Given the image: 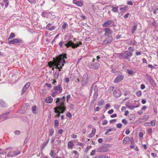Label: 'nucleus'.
<instances>
[{"instance_id": "nucleus-1", "label": "nucleus", "mask_w": 158, "mask_h": 158, "mask_svg": "<svg viewBox=\"0 0 158 158\" xmlns=\"http://www.w3.org/2000/svg\"><path fill=\"white\" fill-rule=\"evenodd\" d=\"M67 59L66 54H61L56 57V58H53V61H50L48 63V65L50 68L52 69L54 68L60 69L62 68L65 63L64 59Z\"/></svg>"}, {"instance_id": "nucleus-2", "label": "nucleus", "mask_w": 158, "mask_h": 158, "mask_svg": "<svg viewBox=\"0 0 158 158\" xmlns=\"http://www.w3.org/2000/svg\"><path fill=\"white\" fill-rule=\"evenodd\" d=\"M65 97L64 96L61 98H57L56 102L57 107L54 108V112L57 113L59 112L58 110L61 111V114L63 113L66 110L64 102H65Z\"/></svg>"}, {"instance_id": "nucleus-3", "label": "nucleus", "mask_w": 158, "mask_h": 158, "mask_svg": "<svg viewBox=\"0 0 158 158\" xmlns=\"http://www.w3.org/2000/svg\"><path fill=\"white\" fill-rule=\"evenodd\" d=\"M10 149V151L8 152L6 156L8 157H13L16 156L20 154L21 152L20 150H17L15 151H11L12 150L11 147H9L6 148L5 150H8Z\"/></svg>"}, {"instance_id": "nucleus-4", "label": "nucleus", "mask_w": 158, "mask_h": 158, "mask_svg": "<svg viewBox=\"0 0 158 158\" xmlns=\"http://www.w3.org/2000/svg\"><path fill=\"white\" fill-rule=\"evenodd\" d=\"M132 53L128 51H126L122 53L118 54V57L120 58H123L124 59L128 60L129 61L130 57L132 56Z\"/></svg>"}, {"instance_id": "nucleus-5", "label": "nucleus", "mask_w": 158, "mask_h": 158, "mask_svg": "<svg viewBox=\"0 0 158 158\" xmlns=\"http://www.w3.org/2000/svg\"><path fill=\"white\" fill-rule=\"evenodd\" d=\"M117 70H112V71L116 75H118L117 76L114 80V82L117 83V82L121 81L124 78V76L123 75H121V73L119 71H116Z\"/></svg>"}, {"instance_id": "nucleus-6", "label": "nucleus", "mask_w": 158, "mask_h": 158, "mask_svg": "<svg viewBox=\"0 0 158 158\" xmlns=\"http://www.w3.org/2000/svg\"><path fill=\"white\" fill-rule=\"evenodd\" d=\"M62 88L60 85H58L54 87L52 90V95L54 97L57 94L60 93L62 91Z\"/></svg>"}, {"instance_id": "nucleus-7", "label": "nucleus", "mask_w": 158, "mask_h": 158, "mask_svg": "<svg viewBox=\"0 0 158 158\" xmlns=\"http://www.w3.org/2000/svg\"><path fill=\"white\" fill-rule=\"evenodd\" d=\"M145 76L152 86H156V83L151 76L147 73H146Z\"/></svg>"}, {"instance_id": "nucleus-8", "label": "nucleus", "mask_w": 158, "mask_h": 158, "mask_svg": "<svg viewBox=\"0 0 158 158\" xmlns=\"http://www.w3.org/2000/svg\"><path fill=\"white\" fill-rule=\"evenodd\" d=\"M22 40L19 39H14L11 40L9 41V44L17 45L18 44L22 42Z\"/></svg>"}, {"instance_id": "nucleus-9", "label": "nucleus", "mask_w": 158, "mask_h": 158, "mask_svg": "<svg viewBox=\"0 0 158 158\" xmlns=\"http://www.w3.org/2000/svg\"><path fill=\"white\" fill-rule=\"evenodd\" d=\"M96 151L99 152H106L109 151V150L105 147H100L98 148Z\"/></svg>"}, {"instance_id": "nucleus-10", "label": "nucleus", "mask_w": 158, "mask_h": 158, "mask_svg": "<svg viewBox=\"0 0 158 158\" xmlns=\"http://www.w3.org/2000/svg\"><path fill=\"white\" fill-rule=\"evenodd\" d=\"M9 114V112L3 114L1 115L0 116V120L1 121H4L7 118L9 117L8 114Z\"/></svg>"}, {"instance_id": "nucleus-11", "label": "nucleus", "mask_w": 158, "mask_h": 158, "mask_svg": "<svg viewBox=\"0 0 158 158\" xmlns=\"http://www.w3.org/2000/svg\"><path fill=\"white\" fill-rule=\"evenodd\" d=\"M30 85V83L27 82V83L24 86H23L22 92V94H23L24 92L26 91Z\"/></svg>"}, {"instance_id": "nucleus-12", "label": "nucleus", "mask_w": 158, "mask_h": 158, "mask_svg": "<svg viewBox=\"0 0 158 158\" xmlns=\"http://www.w3.org/2000/svg\"><path fill=\"white\" fill-rule=\"evenodd\" d=\"M93 90L94 91V93H98V88L96 83L93 84L91 88V92H93Z\"/></svg>"}, {"instance_id": "nucleus-13", "label": "nucleus", "mask_w": 158, "mask_h": 158, "mask_svg": "<svg viewBox=\"0 0 158 158\" xmlns=\"http://www.w3.org/2000/svg\"><path fill=\"white\" fill-rule=\"evenodd\" d=\"M113 95L116 98H118L121 95V92L119 90H115L113 92Z\"/></svg>"}, {"instance_id": "nucleus-14", "label": "nucleus", "mask_w": 158, "mask_h": 158, "mask_svg": "<svg viewBox=\"0 0 158 158\" xmlns=\"http://www.w3.org/2000/svg\"><path fill=\"white\" fill-rule=\"evenodd\" d=\"M104 31H105V36H108L110 35L111 34V31L110 29L109 28H104Z\"/></svg>"}, {"instance_id": "nucleus-15", "label": "nucleus", "mask_w": 158, "mask_h": 158, "mask_svg": "<svg viewBox=\"0 0 158 158\" xmlns=\"http://www.w3.org/2000/svg\"><path fill=\"white\" fill-rule=\"evenodd\" d=\"M112 39L110 36L107 37L105 40L103 42V44H107L110 43L112 41Z\"/></svg>"}, {"instance_id": "nucleus-16", "label": "nucleus", "mask_w": 158, "mask_h": 158, "mask_svg": "<svg viewBox=\"0 0 158 158\" xmlns=\"http://www.w3.org/2000/svg\"><path fill=\"white\" fill-rule=\"evenodd\" d=\"M82 81L85 83H87L88 82V76L87 75L85 74L83 75Z\"/></svg>"}, {"instance_id": "nucleus-17", "label": "nucleus", "mask_w": 158, "mask_h": 158, "mask_svg": "<svg viewBox=\"0 0 158 158\" xmlns=\"http://www.w3.org/2000/svg\"><path fill=\"white\" fill-rule=\"evenodd\" d=\"M127 42L128 44L131 45L133 44V45H135L136 44V42L132 40H127Z\"/></svg>"}, {"instance_id": "nucleus-18", "label": "nucleus", "mask_w": 158, "mask_h": 158, "mask_svg": "<svg viewBox=\"0 0 158 158\" xmlns=\"http://www.w3.org/2000/svg\"><path fill=\"white\" fill-rule=\"evenodd\" d=\"M112 22V20H108L105 21L104 24H102L103 27H105L106 26L110 25Z\"/></svg>"}, {"instance_id": "nucleus-19", "label": "nucleus", "mask_w": 158, "mask_h": 158, "mask_svg": "<svg viewBox=\"0 0 158 158\" xmlns=\"http://www.w3.org/2000/svg\"><path fill=\"white\" fill-rule=\"evenodd\" d=\"M74 146V144L72 142L69 141L68 143L67 148L69 149H72Z\"/></svg>"}, {"instance_id": "nucleus-20", "label": "nucleus", "mask_w": 158, "mask_h": 158, "mask_svg": "<svg viewBox=\"0 0 158 158\" xmlns=\"http://www.w3.org/2000/svg\"><path fill=\"white\" fill-rule=\"evenodd\" d=\"M73 42L72 41H69L67 43L64 44V45L67 48H68L70 46H71L73 48Z\"/></svg>"}, {"instance_id": "nucleus-21", "label": "nucleus", "mask_w": 158, "mask_h": 158, "mask_svg": "<svg viewBox=\"0 0 158 158\" xmlns=\"http://www.w3.org/2000/svg\"><path fill=\"white\" fill-rule=\"evenodd\" d=\"M73 3L78 6H81L82 5V3L81 2L78 1L77 0H73Z\"/></svg>"}, {"instance_id": "nucleus-22", "label": "nucleus", "mask_w": 158, "mask_h": 158, "mask_svg": "<svg viewBox=\"0 0 158 158\" xmlns=\"http://www.w3.org/2000/svg\"><path fill=\"white\" fill-rule=\"evenodd\" d=\"M53 99L50 96L47 97L45 99V102L48 103H51L52 102Z\"/></svg>"}, {"instance_id": "nucleus-23", "label": "nucleus", "mask_w": 158, "mask_h": 158, "mask_svg": "<svg viewBox=\"0 0 158 158\" xmlns=\"http://www.w3.org/2000/svg\"><path fill=\"white\" fill-rule=\"evenodd\" d=\"M51 24L50 23H49L46 26V28L48 29V30L49 31H52L54 29H55V27L54 26H53L51 27Z\"/></svg>"}, {"instance_id": "nucleus-24", "label": "nucleus", "mask_w": 158, "mask_h": 158, "mask_svg": "<svg viewBox=\"0 0 158 158\" xmlns=\"http://www.w3.org/2000/svg\"><path fill=\"white\" fill-rule=\"evenodd\" d=\"M60 70H57L55 71L54 74L55 79H56L58 78Z\"/></svg>"}, {"instance_id": "nucleus-25", "label": "nucleus", "mask_w": 158, "mask_h": 158, "mask_svg": "<svg viewBox=\"0 0 158 158\" xmlns=\"http://www.w3.org/2000/svg\"><path fill=\"white\" fill-rule=\"evenodd\" d=\"M82 43L80 41L77 42L76 44H75L73 43V48H77Z\"/></svg>"}, {"instance_id": "nucleus-26", "label": "nucleus", "mask_w": 158, "mask_h": 158, "mask_svg": "<svg viewBox=\"0 0 158 158\" xmlns=\"http://www.w3.org/2000/svg\"><path fill=\"white\" fill-rule=\"evenodd\" d=\"M0 104L3 107H6L7 106L6 104L2 100H0Z\"/></svg>"}, {"instance_id": "nucleus-27", "label": "nucleus", "mask_w": 158, "mask_h": 158, "mask_svg": "<svg viewBox=\"0 0 158 158\" xmlns=\"http://www.w3.org/2000/svg\"><path fill=\"white\" fill-rule=\"evenodd\" d=\"M137 25L136 24L133 26L131 32L132 34H133L135 32V31L137 29Z\"/></svg>"}, {"instance_id": "nucleus-28", "label": "nucleus", "mask_w": 158, "mask_h": 158, "mask_svg": "<svg viewBox=\"0 0 158 158\" xmlns=\"http://www.w3.org/2000/svg\"><path fill=\"white\" fill-rule=\"evenodd\" d=\"M98 97V93H94L93 97V101H94L93 103H94V102L96 101Z\"/></svg>"}, {"instance_id": "nucleus-29", "label": "nucleus", "mask_w": 158, "mask_h": 158, "mask_svg": "<svg viewBox=\"0 0 158 158\" xmlns=\"http://www.w3.org/2000/svg\"><path fill=\"white\" fill-rule=\"evenodd\" d=\"M129 140V137H125L123 141V143L125 144H126L127 143V142Z\"/></svg>"}, {"instance_id": "nucleus-30", "label": "nucleus", "mask_w": 158, "mask_h": 158, "mask_svg": "<svg viewBox=\"0 0 158 158\" xmlns=\"http://www.w3.org/2000/svg\"><path fill=\"white\" fill-rule=\"evenodd\" d=\"M50 155L51 157L53 158H55V157H56L55 156L56 155V153L54 152V150H52L50 151Z\"/></svg>"}, {"instance_id": "nucleus-31", "label": "nucleus", "mask_w": 158, "mask_h": 158, "mask_svg": "<svg viewBox=\"0 0 158 158\" xmlns=\"http://www.w3.org/2000/svg\"><path fill=\"white\" fill-rule=\"evenodd\" d=\"M127 107L130 109L131 110H133V109L135 108H136L138 107V106H135L134 105H127Z\"/></svg>"}, {"instance_id": "nucleus-32", "label": "nucleus", "mask_w": 158, "mask_h": 158, "mask_svg": "<svg viewBox=\"0 0 158 158\" xmlns=\"http://www.w3.org/2000/svg\"><path fill=\"white\" fill-rule=\"evenodd\" d=\"M59 125V123L57 120L56 119L54 121V126L56 128Z\"/></svg>"}, {"instance_id": "nucleus-33", "label": "nucleus", "mask_w": 158, "mask_h": 158, "mask_svg": "<svg viewBox=\"0 0 158 158\" xmlns=\"http://www.w3.org/2000/svg\"><path fill=\"white\" fill-rule=\"evenodd\" d=\"M93 68L95 69H97L99 66V64L98 63H95L93 65Z\"/></svg>"}, {"instance_id": "nucleus-34", "label": "nucleus", "mask_w": 158, "mask_h": 158, "mask_svg": "<svg viewBox=\"0 0 158 158\" xmlns=\"http://www.w3.org/2000/svg\"><path fill=\"white\" fill-rule=\"evenodd\" d=\"M15 36V34L13 33H11L8 39V41H9L10 39L14 38Z\"/></svg>"}, {"instance_id": "nucleus-35", "label": "nucleus", "mask_w": 158, "mask_h": 158, "mask_svg": "<svg viewBox=\"0 0 158 158\" xmlns=\"http://www.w3.org/2000/svg\"><path fill=\"white\" fill-rule=\"evenodd\" d=\"M98 105L99 106L103 105L104 104V101L103 100H101L98 102Z\"/></svg>"}, {"instance_id": "nucleus-36", "label": "nucleus", "mask_w": 158, "mask_h": 158, "mask_svg": "<svg viewBox=\"0 0 158 158\" xmlns=\"http://www.w3.org/2000/svg\"><path fill=\"white\" fill-rule=\"evenodd\" d=\"M142 94V91L141 90H139L136 93V95L138 97H140Z\"/></svg>"}, {"instance_id": "nucleus-37", "label": "nucleus", "mask_w": 158, "mask_h": 158, "mask_svg": "<svg viewBox=\"0 0 158 158\" xmlns=\"http://www.w3.org/2000/svg\"><path fill=\"white\" fill-rule=\"evenodd\" d=\"M49 135H52L53 134L54 132V130L53 128H52L51 129L49 130Z\"/></svg>"}, {"instance_id": "nucleus-38", "label": "nucleus", "mask_w": 158, "mask_h": 158, "mask_svg": "<svg viewBox=\"0 0 158 158\" xmlns=\"http://www.w3.org/2000/svg\"><path fill=\"white\" fill-rule=\"evenodd\" d=\"M118 7H113L112 10L114 12H117L118 11Z\"/></svg>"}, {"instance_id": "nucleus-39", "label": "nucleus", "mask_w": 158, "mask_h": 158, "mask_svg": "<svg viewBox=\"0 0 158 158\" xmlns=\"http://www.w3.org/2000/svg\"><path fill=\"white\" fill-rule=\"evenodd\" d=\"M98 157L99 158H108L107 156L104 155H98Z\"/></svg>"}, {"instance_id": "nucleus-40", "label": "nucleus", "mask_w": 158, "mask_h": 158, "mask_svg": "<svg viewBox=\"0 0 158 158\" xmlns=\"http://www.w3.org/2000/svg\"><path fill=\"white\" fill-rule=\"evenodd\" d=\"M64 81L66 83H68L69 81V78L65 77L64 79Z\"/></svg>"}, {"instance_id": "nucleus-41", "label": "nucleus", "mask_w": 158, "mask_h": 158, "mask_svg": "<svg viewBox=\"0 0 158 158\" xmlns=\"http://www.w3.org/2000/svg\"><path fill=\"white\" fill-rule=\"evenodd\" d=\"M96 152V150H92L91 152L90 153V155L91 156L94 155L95 154Z\"/></svg>"}, {"instance_id": "nucleus-42", "label": "nucleus", "mask_w": 158, "mask_h": 158, "mask_svg": "<svg viewBox=\"0 0 158 158\" xmlns=\"http://www.w3.org/2000/svg\"><path fill=\"white\" fill-rule=\"evenodd\" d=\"M114 86H111L108 89V90L110 92H111L114 90Z\"/></svg>"}, {"instance_id": "nucleus-43", "label": "nucleus", "mask_w": 158, "mask_h": 158, "mask_svg": "<svg viewBox=\"0 0 158 158\" xmlns=\"http://www.w3.org/2000/svg\"><path fill=\"white\" fill-rule=\"evenodd\" d=\"M128 49L129 52H133L134 51V48L132 47H129Z\"/></svg>"}, {"instance_id": "nucleus-44", "label": "nucleus", "mask_w": 158, "mask_h": 158, "mask_svg": "<svg viewBox=\"0 0 158 158\" xmlns=\"http://www.w3.org/2000/svg\"><path fill=\"white\" fill-rule=\"evenodd\" d=\"M155 121L154 120H152L151 122V123H150L151 125L153 127H154L155 126Z\"/></svg>"}, {"instance_id": "nucleus-45", "label": "nucleus", "mask_w": 158, "mask_h": 158, "mask_svg": "<svg viewBox=\"0 0 158 158\" xmlns=\"http://www.w3.org/2000/svg\"><path fill=\"white\" fill-rule=\"evenodd\" d=\"M158 11V7H155L154 9L153 12H154V14H156V12H157Z\"/></svg>"}, {"instance_id": "nucleus-46", "label": "nucleus", "mask_w": 158, "mask_h": 158, "mask_svg": "<svg viewBox=\"0 0 158 158\" xmlns=\"http://www.w3.org/2000/svg\"><path fill=\"white\" fill-rule=\"evenodd\" d=\"M107 123V121L106 120H104L103 121L102 124L103 125H105Z\"/></svg>"}, {"instance_id": "nucleus-47", "label": "nucleus", "mask_w": 158, "mask_h": 158, "mask_svg": "<svg viewBox=\"0 0 158 158\" xmlns=\"http://www.w3.org/2000/svg\"><path fill=\"white\" fill-rule=\"evenodd\" d=\"M14 133L16 135H18L20 134V132L19 131H14Z\"/></svg>"}, {"instance_id": "nucleus-48", "label": "nucleus", "mask_w": 158, "mask_h": 158, "mask_svg": "<svg viewBox=\"0 0 158 158\" xmlns=\"http://www.w3.org/2000/svg\"><path fill=\"white\" fill-rule=\"evenodd\" d=\"M122 122L125 124H127V122L126 119H123L122 120Z\"/></svg>"}, {"instance_id": "nucleus-49", "label": "nucleus", "mask_w": 158, "mask_h": 158, "mask_svg": "<svg viewBox=\"0 0 158 158\" xmlns=\"http://www.w3.org/2000/svg\"><path fill=\"white\" fill-rule=\"evenodd\" d=\"M128 73L130 74H133V72L131 70H128Z\"/></svg>"}, {"instance_id": "nucleus-50", "label": "nucleus", "mask_w": 158, "mask_h": 158, "mask_svg": "<svg viewBox=\"0 0 158 158\" xmlns=\"http://www.w3.org/2000/svg\"><path fill=\"white\" fill-rule=\"evenodd\" d=\"M55 137H52L51 140V143H53L54 140H55Z\"/></svg>"}, {"instance_id": "nucleus-51", "label": "nucleus", "mask_w": 158, "mask_h": 158, "mask_svg": "<svg viewBox=\"0 0 158 158\" xmlns=\"http://www.w3.org/2000/svg\"><path fill=\"white\" fill-rule=\"evenodd\" d=\"M94 134L92 133H91L89 135V138H91L94 137Z\"/></svg>"}, {"instance_id": "nucleus-52", "label": "nucleus", "mask_w": 158, "mask_h": 158, "mask_svg": "<svg viewBox=\"0 0 158 158\" xmlns=\"http://www.w3.org/2000/svg\"><path fill=\"white\" fill-rule=\"evenodd\" d=\"M36 107L35 106H32V110L33 111H35L36 110Z\"/></svg>"}, {"instance_id": "nucleus-53", "label": "nucleus", "mask_w": 158, "mask_h": 158, "mask_svg": "<svg viewBox=\"0 0 158 158\" xmlns=\"http://www.w3.org/2000/svg\"><path fill=\"white\" fill-rule=\"evenodd\" d=\"M122 127V125L121 123H118L117 124V127L118 128H120Z\"/></svg>"}, {"instance_id": "nucleus-54", "label": "nucleus", "mask_w": 158, "mask_h": 158, "mask_svg": "<svg viewBox=\"0 0 158 158\" xmlns=\"http://www.w3.org/2000/svg\"><path fill=\"white\" fill-rule=\"evenodd\" d=\"M148 133L150 134H152V130L151 128H149L148 130Z\"/></svg>"}, {"instance_id": "nucleus-55", "label": "nucleus", "mask_w": 158, "mask_h": 158, "mask_svg": "<svg viewBox=\"0 0 158 158\" xmlns=\"http://www.w3.org/2000/svg\"><path fill=\"white\" fill-rule=\"evenodd\" d=\"M96 132V129L95 128H93L92 130V132L91 133H92L94 134H95Z\"/></svg>"}, {"instance_id": "nucleus-56", "label": "nucleus", "mask_w": 158, "mask_h": 158, "mask_svg": "<svg viewBox=\"0 0 158 158\" xmlns=\"http://www.w3.org/2000/svg\"><path fill=\"white\" fill-rule=\"evenodd\" d=\"M114 130H115V129L114 128L109 129L107 130V131L109 132L112 131H114Z\"/></svg>"}, {"instance_id": "nucleus-57", "label": "nucleus", "mask_w": 158, "mask_h": 158, "mask_svg": "<svg viewBox=\"0 0 158 158\" xmlns=\"http://www.w3.org/2000/svg\"><path fill=\"white\" fill-rule=\"evenodd\" d=\"M66 116L68 117H71L72 116V115L70 112H68L66 114Z\"/></svg>"}, {"instance_id": "nucleus-58", "label": "nucleus", "mask_w": 158, "mask_h": 158, "mask_svg": "<svg viewBox=\"0 0 158 158\" xmlns=\"http://www.w3.org/2000/svg\"><path fill=\"white\" fill-rule=\"evenodd\" d=\"M110 144L104 143V146L106 147H110Z\"/></svg>"}, {"instance_id": "nucleus-59", "label": "nucleus", "mask_w": 158, "mask_h": 158, "mask_svg": "<svg viewBox=\"0 0 158 158\" xmlns=\"http://www.w3.org/2000/svg\"><path fill=\"white\" fill-rule=\"evenodd\" d=\"M64 42L63 41H60L59 43V46H60V47H62V45H63V44L64 43Z\"/></svg>"}, {"instance_id": "nucleus-60", "label": "nucleus", "mask_w": 158, "mask_h": 158, "mask_svg": "<svg viewBox=\"0 0 158 158\" xmlns=\"http://www.w3.org/2000/svg\"><path fill=\"white\" fill-rule=\"evenodd\" d=\"M103 139L102 138H99L98 139V142L99 143H101L102 142Z\"/></svg>"}, {"instance_id": "nucleus-61", "label": "nucleus", "mask_w": 158, "mask_h": 158, "mask_svg": "<svg viewBox=\"0 0 158 158\" xmlns=\"http://www.w3.org/2000/svg\"><path fill=\"white\" fill-rule=\"evenodd\" d=\"M114 112V110H110L108 112V113L109 114H112Z\"/></svg>"}, {"instance_id": "nucleus-62", "label": "nucleus", "mask_w": 158, "mask_h": 158, "mask_svg": "<svg viewBox=\"0 0 158 158\" xmlns=\"http://www.w3.org/2000/svg\"><path fill=\"white\" fill-rule=\"evenodd\" d=\"M129 140H130V142L131 143L133 144L134 143V141H133V139L131 137L129 139Z\"/></svg>"}, {"instance_id": "nucleus-63", "label": "nucleus", "mask_w": 158, "mask_h": 158, "mask_svg": "<svg viewBox=\"0 0 158 158\" xmlns=\"http://www.w3.org/2000/svg\"><path fill=\"white\" fill-rule=\"evenodd\" d=\"M145 88V85L143 84H142L141 86V89H144Z\"/></svg>"}, {"instance_id": "nucleus-64", "label": "nucleus", "mask_w": 158, "mask_h": 158, "mask_svg": "<svg viewBox=\"0 0 158 158\" xmlns=\"http://www.w3.org/2000/svg\"><path fill=\"white\" fill-rule=\"evenodd\" d=\"M141 54V53L139 52H135V55L136 56H138V55H140Z\"/></svg>"}]
</instances>
